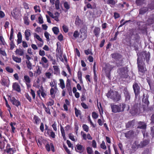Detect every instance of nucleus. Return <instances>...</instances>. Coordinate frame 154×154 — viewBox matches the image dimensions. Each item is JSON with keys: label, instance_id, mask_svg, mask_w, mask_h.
Instances as JSON below:
<instances>
[{"label": "nucleus", "instance_id": "obj_51", "mask_svg": "<svg viewBox=\"0 0 154 154\" xmlns=\"http://www.w3.org/2000/svg\"><path fill=\"white\" fill-rule=\"evenodd\" d=\"M150 135L152 138L154 137V125L150 128Z\"/></svg>", "mask_w": 154, "mask_h": 154}, {"label": "nucleus", "instance_id": "obj_6", "mask_svg": "<svg viewBox=\"0 0 154 154\" xmlns=\"http://www.w3.org/2000/svg\"><path fill=\"white\" fill-rule=\"evenodd\" d=\"M133 88L135 94V98L137 99L140 97V88L138 84L135 82L133 85Z\"/></svg>", "mask_w": 154, "mask_h": 154}, {"label": "nucleus", "instance_id": "obj_64", "mask_svg": "<svg viewBox=\"0 0 154 154\" xmlns=\"http://www.w3.org/2000/svg\"><path fill=\"white\" fill-rule=\"evenodd\" d=\"M13 34H14V29L13 28H12L11 29V32H10V36L9 39L11 41L12 40V39L13 38Z\"/></svg>", "mask_w": 154, "mask_h": 154}, {"label": "nucleus", "instance_id": "obj_59", "mask_svg": "<svg viewBox=\"0 0 154 154\" xmlns=\"http://www.w3.org/2000/svg\"><path fill=\"white\" fill-rule=\"evenodd\" d=\"M5 69L9 73H11L13 72V69L10 66H7L6 67Z\"/></svg>", "mask_w": 154, "mask_h": 154}, {"label": "nucleus", "instance_id": "obj_7", "mask_svg": "<svg viewBox=\"0 0 154 154\" xmlns=\"http://www.w3.org/2000/svg\"><path fill=\"white\" fill-rule=\"evenodd\" d=\"M87 32V30L85 28H82L80 29L79 38L81 42H82L86 38Z\"/></svg>", "mask_w": 154, "mask_h": 154}, {"label": "nucleus", "instance_id": "obj_41", "mask_svg": "<svg viewBox=\"0 0 154 154\" xmlns=\"http://www.w3.org/2000/svg\"><path fill=\"white\" fill-rule=\"evenodd\" d=\"M54 100L51 98L49 99V101L46 104L47 106H52L54 105Z\"/></svg>", "mask_w": 154, "mask_h": 154}, {"label": "nucleus", "instance_id": "obj_30", "mask_svg": "<svg viewBox=\"0 0 154 154\" xmlns=\"http://www.w3.org/2000/svg\"><path fill=\"white\" fill-rule=\"evenodd\" d=\"M15 52L16 53V54L20 56H23L24 54V50L21 49H17L15 51Z\"/></svg>", "mask_w": 154, "mask_h": 154}, {"label": "nucleus", "instance_id": "obj_44", "mask_svg": "<svg viewBox=\"0 0 154 154\" xmlns=\"http://www.w3.org/2000/svg\"><path fill=\"white\" fill-rule=\"evenodd\" d=\"M12 58L13 60L17 63H20L21 61V59L20 58L14 56L12 57Z\"/></svg>", "mask_w": 154, "mask_h": 154}, {"label": "nucleus", "instance_id": "obj_21", "mask_svg": "<svg viewBox=\"0 0 154 154\" xmlns=\"http://www.w3.org/2000/svg\"><path fill=\"white\" fill-rule=\"evenodd\" d=\"M48 60L47 59L44 57H43L41 59V61L39 62V63L42 64L43 67H45V63L47 64L48 67Z\"/></svg>", "mask_w": 154, "mask_h": 154}, {"label": "nucleus", "instance_id": "obj_11", "mask_svg": "<svg viewBox=\"0 0 154 154\" xmlns=\"http://www.w3.org/2000/svg\"><path fill=\"white\" fill-rule=\"evenodd\" d=\"M51 151L53 152H55V149L54 144L53 143H51L49 144L48 143H47L45 146V148L48 152H49L51 150Z\"/></svg>", "mask_w": 154, "mask_h": 154}, {"label": "nucleus", "instance_id": "obj_48", "mask_svg": "<svg viewBox=\"0 0 154 154\" xmlns=\"http://www.w3.org/2000/svg\"><path fill=\"white\" fill-rule=\"evenodd\" d=\"M52 30L54 33L55 35L58 34V32H59V29L57 27H53L52 29Z\"/></svg>", "mask_w": 154, "mask_h": 154}, {"label": "nucleus", "instance_id": "obj_47", "mask_svg": "<svg viewBox=\"0 0 154 154\" xmlns=\"http://www.w3.org/2000/svg\"><path fill=\"white\" fill-rule=\"evenodd\" d=\"M60 2L59 0H56L55 1V5L56 9L58 10L60 9Z\"/></svg>", "mask_w": 154, "mask_h": 154}, {"label": "nucleus", "instance_id": "obj_34", "mask_svg": "<svg viewBox=\"0 0 154 154\" xmlns=\"http://www.w3.org/2000/svg\"><path fill=\"white\" fill-rule=\"evenodd\" d=\"M82 23V21L79 18L78 16L76 18L75 24L76 26H79Z\"/></svg>", "mask_w": 154, "mask_h": 154}, {"label": "nucleus", "instance_id": "obj_49", "mask_svg": "<svg viewBox=\"0 0 154 154\" xmlns=\"http://www.w3.org/2000/svg\"><path fill=\"white\" fill-rule=\"evenodd\" d=\"M34 37L35 38H36L37 39H38V41H40L42 42L43 43V40L42 39L40 38V36L38 34H36V33H35L34 34Z\"/></svg>", "mask_w": 154, "mask_h": 154}, {"label": "nucleus", "instance_id": "obj_32", "mask_svg": "<svg viewBox=\"0 0 154 154\" xmlns=\"http://www.w3.org/2000/svg\"><path fill=\"white\" fill-rule=\"evenodd\" d=\"M16 125L15 122H11L10 123V125L11 127V133H15V130L16 129L15 127H14Z\"/></svg>", "mask_w": 154, "mask_h": 154}, {"label": "nucleus", "instance_id": "obj_10", "mask_svg": "<svg viewBox=\"0 0 154 154\" xmlns=\"http://www.w3.org/2000/svg\"><path fill=\"white\" fill-rule=\"evenodd\" d=\"M10 100L13 105H15L17 107L21 105L20 102L18 100L16 99L14 97H13L11 98Z\"/></svg>", "mask_w": 154, "mask_h": 154}, {"label": "nucleus", "instance_id": "obj_8", "mask_svg": "<svg viewBox=\"0 0 154 154\" xmlns=\"http://www.w3.org/2000/svg\"><path fill=\"white\" fill-rule=\"evenodd\" d=\"M145 95L143 94V99L142 100V103L143 104V106H146L147 107L149 104V102L148 100L149 96L147 94L145 97Z\"/></svg>", "mask_w": 154, "mask_h": 154}, {"label": "nucleus", "instance_id": "obj_57", "mask_svg": "<svg viewBox=\"0 0 154 154\" xmlns=\"http://www.w3.org/2000/svg\"><path fill=\"white\" fill-rule=\"evenodd\" d=\"M64 8L68 10L70 8V5L67 2H65L63 4Z\"/></svg>", "mask_w": 154, "mask_h": 154}, {"label": "nucleus", "instance_id": "obj_4", "mask_svg": "<svg viewBox=\"0 0 154 154\" xmlns=\"http://www.w3.org/2000/svg\"><path fill=\"white\" fill-rule=\"evenodd\" d=\"M128 70L127 66L121 67L117 70L119 75L121 78H127L128 77Z\"/></svg>", "mask_w": 154, "mask_h": 154}, {"label": "nucleus", "instance_id": "obj_37", "mask_svg": "<svg viewBox=\"0 0 154 154\" xmlns=\"http://www.w3.org/2000/svg\"><path fill=\"white\" fill-rule=\"evenodd\" d=\"M42 104L43 106V107L45 111L46 112V113L49 115H51V112H50L49 108L48 107H46L45 104L43 103H42Z\"/></svg>", "mask_w": 154, "mask_h": 154}, {"label": "nucleus", "instance_id": "obj_54", "mask_svg": "<svg viewBox=\"0 0 154 154\" xmlns=\"http://www.w3.org/2000/svg\"><path fill=\"white\" fill-rule=\"evenodd\" d=\"M82 128L83 130L87 132L89 131V127H88L85 124H84L82 125Z\"/></svg>", "mask_w": 154, "mask_h": 154}, {"label": "nucleus", "instance_id": "obj_33", "mask_svg": "<svg viewBox=\"0 0 154 154\" xmlns=\"http://www.w3.org/2000/svg\"><path fill=\"white\" fill-rule=\"evenodd\" d=\"M0 82L2 85L6 87L8 86V82L6 79L4 78H2Z\"/></svg>", "mask_w": 154, "mask_h": 154}, {"label": "nucleus", "instance_id": "obj_2", "mask_svg": "<svg viewBox=\"0 0 154 154\" xmlns=\"http://www.w3.org/2000/svg\"><path fill=\"white\" fill-rule=\"evenodd\" d=\"M112 57L116 61V64L117 66H122L123 65L124 62L122 55L116 52L111 55Z\"/></svg>", "mask_w": 154, "mask_h": 154}, {"label": "nucleus", "instance_id": "obj_28", "mask_svg": "<svg viewBox=\"0 0 154 154\" xmlns=\"http://www.w3.org/2000/svg\"><path fill=\"white\" fill-rule=\"evenodd\" d=\"M140 143L142 148L146 146L149 143V139L143 140L141 141Z\"/></svg>", "mask_w": 154, "mask_h": 154}, {"label": "nucleus", "instance_id": "obj_1", "mask_svg": "<svg viewBox=\"0 0 154 154\" xmlns=\"http://www.w3.org/2000/svg\"><path fill=\"white\" fill-rule=\"evenodd\" d=\"M110 106L112 112L114 113H117L124 112L126 106V104L125 103H121L119 104L111 103Z\"/></svg>", "mask_w": 154, "mask_h": 154}, {"label": "nucleus", "instance_id": "obj_38", "mask_svg": "<svg viewBox=\"0 0 154 154\" xmlns=\"http://www.w3.org/2000/svg\"><path fill=\"white\" fill-rule=\"evenodd\" d=\"M148 9L150 10H154V0L152 1L150 3L148 4L147 5Z\"/></svg>", "mask_w": 154, "mask_h": 154}, {"label": "nucleus", "instance_id": "obj_29", "mask_svg": "<svg viewBox=\"0 0 154 154\" xmlns=\"http://www.w3.org/2000/svg\"><path fill=\"white\" fill-rule=\"evenodd\" d=\"M41 119L38 116L36 115H34L33 117V123L35 124L36 125H38Z\"/></svg>", "mask_w": 154, "mask_h": 154}, {"label": "nucleus", "instance_id": "obj_62", "mask_svg": "<svg viewBox=\"0 0 154 154\" xmlns=\"http://www.w3.org/2000/svg\"><path fill=\"white\" fill-rule=\"evenodd\" d=\"M54 89H55L54 88H51L50 90V93L51 95H54V96H55V93H56V91H55Z\"/></svg>", "mask_w": 154, "mask_h": 154}, {"label": "nucleus", "instance_id": "obj_14", "mask_svg": "<svg viewBox=\"0 0 154 154\" xmlns=\"http://www.w3.org/2000/svg\"><path fill=\"white\" fill-rule=\"evenodd\" d=\"M10 145L9 144H7L6 146V152L10 154H14L16 151L15 148H10Z\"/></svg>", "mask_w": 154, "mask_h": 154}, {"label": "nucleus", "instance_id": "obj_3", "mask_svg": "<svg viewBox=\"0 0 154 154\" xmlns=\"http://www.w3.org/2000/svg\"><path fill=\"white\" fill-rule=\"evenodd\" d=\"M142 56H139L137 59V64L138 72L144 74L146 71L145 64L143 62Z\"/></svg>", "mask_w": 154, "mask_h": 154}, {"label": "nucleus", "instance_id": "obj_61", "mask_svg": "<svg viewBox=\"0 0 154 154\" xmlns=\"http://www.w3.org/2000/svg\"><path fill=\"white\" fill-rule=\"evenodd\" d=\"M57 14H58V15L57 16H54V17H53V19H54V20H56V21L58 22L59 21V20L58 18V17L59 16V14L58 12H56L55 13V15H56Z\"/></svg>", "mask_w": 154, "mask_h": 154}, {"label": "nucleus", "instance_id": "obj_5", "mask_svg": "<svg viewBox=\"0 0 154 154\" xmlns=\"http://www.w3.org/2000/svg\"><path fill=\"white\" fill-rule=\"evenodd\" d=\"M108 97H110L114 102H118L119 101L121 98V94L117 91H112L111 93L108 92L107 94Z\"/></svg>", "mask_w": 154, "mask_h": 154}, {"label": "nucleus", "instance_id": "obj_53", "mask_svg": "<svg viewBox=\"0 0 154 154\" xmlns=\"http://www.w3.org/2000/svg\"><path fill=\"white\" fill-rule=\"evenodd\" d=\"M100 147L104 149H106V146L105 145V143L104 141H103L102 142V143L100 145Z\"/></svg>", "mask_w": 154, "mask_h": 154}, {"label": "nucleus", "instance_id": "obj_35", "mask_svg": "<svg viewBox=\"0 0 154 154\" xmlns=\"http://www.w3.org/2000/svg\"><path fill=\"white\" fill-rule=\"evenodd\" d=\"M86 7L88 8H91L93 10L95 9L96 8V5L95 4H94L92 5L90 3H88L86 5Z\"/></svg>", "mask_w": 154, "mask_h": 154}, {"label": "nucleus", "instance_id": "obj_40", "mask_svg": "<svg viewBox=\"0 0 154 154\" xmlns=\"http://www.w3.org/2000/svg\"><path fill=\"white\" fill-rule=\"evenodd\" d=\"M74 110L75 115L76 117H78L79 116L81 115V112L80 110L78 109L76 107L75 108Z\"/></svg>", "mask_w": 154, "mask_h": 154}, {"label": "nucleus", "instance_id": "obj_50", "mask_svg": "<svg viewBox=\"0 0 154 154\" xmlns=\"http://www.w3.org/2000/svg\"><path fill=\"white\" fill-rule=\"evenodd\" d=\"M51 137L53 138H55V133L53 132L51 130L50 132H49V133H47Z\"/></svg>", "mask_w": 154, "mask_h": 154}, {"label": "nucleus", "instance_id": "obj_56", "mask_svg": "<svg viewBox=\"0 0 154 154\" xmlns=\"http://www.w3.org/2000/svg\"><path fill=\"white\" fill-rule=\"evenodd\" d=\"M87 152L88 154H91L93 153V151L91 148L89 147H87L86 149Z\"/></svg>", "mask_w": 154, "mask_h": 154}, {"label": "nucleus", "instance_id": "obj_63", "mask_svg": "<svg viewBox=\"0 0 154 154\" xmlns=\"http://www.w3.org/2000/svg\"><path fill=\"white\" fill-rule=\"evenodd\" d=\"M143 154H152V153L149 149L147 148L143 151Z\"/></svg>", "mask_w": 154, "mask_h": 154}, {"label": "nucleus", "instance_id": "obj_12", "mask_svg": "<svg viewBox=\"0 0 154 154\" xmlns=\"http://www.w3.org/2000/svg\"><path fill=\"white\" fill-rule=\"evenodd\" d=\"M13 90H14L18 92L21 91V88L20 85L17 82H14L13 83L12 85Z\"/></svg>", "mask_w": 154, "mask_h": 154}, {"label": "nucleus", "instance_id": "obj_26", "mask_svg": "<svg viewBox=\"0 0 154 154\" xmlns=\"http://www.w3.org/2000/svg\"><path fill=\"white\" fill-rule=\"evenodd\" d=\"M135 120H133L132 121H130L126 124V127L127 128H132L134 125Z\"/></svg>", "mask_w": 154, "mask_h": 154}, {"label": "nucleus", "instance_id": "obj_17", "mask_svg": "<svg viewBox=\"0 0 154 154\" xmlns=\"http://www.w3.org/2000/svg\"><path fill=\"white\" fill-rule=\"evenodd\" d=\"M149 10L148 7H143L139 10V14L143 15L146 13Z\"/></svg>", "mask_w": 154, "mask_h": 154}, {"label": "nucleus", "instance_id": "obj_16", "mask_svg": "<svg viewBox=\"0 0 154 154\" xmlns=\"http://www.w3.org/2000/svg\"><path fill=\"white\" fill-rule=\"evenodd\" d=\"M114 67V66L113 65L107 63L106 64L105 67L103 68V70L104 71H111Z\"/></svg>", "mask_w": 154, "mask_h": 154}, {"label": "nucleus", "instance_id": "obj_52", "mask_svg": "<svg viewBox=\"0 0 154 154\" xmlns=\"http://www.w3.org/2000/svg\"><path fill=\"white\" fill-rule=\"evenodd\" d=\"M106 2L108 4H110L112 5H114L116 3V1L114 0H107Z\"/></svg>", "mask_w": 154, "mask_h": 154}, {"label": "nucleus", "instance_id": "obj_31", "mask_svg": "<svg viewBox=\"0 0 154 154\" xmlns=\"http://www.w3.org/2000/svg\"><path fill=\"white\" fill-rule=\"evenodd\" d=\"M17 43L18 44L21 43L22 42V35L20 32H18L17 35Z\"/></svg>", "mask_w": 154, "mask_h": 154}, {"label": "nucleus", "instance_id": "obj_42", "mask_svg": "<svg viewBox=\"0 0 154 154\" xmlns=\"http://www.w3.org/2000/svg\"><path fill=\"white\" fill-rule=\"evenodd\" d=\"M60 82V87L63 89L65 87L64 82L63 79H60L59 80Z\"/></svg>", "mask_w": 154, "mask_h": 154}, {"label": "nucleus", "instance_id": "obj_23", "mask_svg": "<svg viewBox=\"0 0 154 154\" xmlns=\"http://www.w3.org/2000/svg\"><path fill=\"white\" fill-rule=\"evenodd\" d=\"M76 147L75 148V150L77 152H78L77 149L79 151V152L80 153L83 152L84 151V148L83 146L81 144H78L76 146Z\"/></svg>", "mask_w": 154, "mask_h": 154}, {"label": "nucleus", "instance_id": "obj_18", "mask_svg": "<svg viewBox=\"0 0 154 154\" xmlns=\"http://www.w3.org/2000/svg\"><path fill=\"white\" fill-rule=\"evenodd\" d=\"M24 82H25L28 87H30L31 85L30 83L31 82V80L29 77L27 75H25L24 76Z\"/></svg>", "mask_w": 154, "mask_h": 154}, {"label": "nucleus", "instance_id": "obj_27", "mask_svg": "<svg viewBox=\"0 0 154 154\" xmlns=\"http://www.w3.org/2000/svg\"><path fill=\"white\" fill-rule=\"evenodd\" d=\"M132 148L133 149L142 148L140 143H139L138 141H134L132 146Z\"/></svg>", "mask_w": 154, "mask_h": 154}, {"label": "nucleus", "instance_id": "obj_60", "mask_svg": "<svg viewBox=\"0 0 154 154\" xmlns=\"http://www.w3.org/2000/svg\"><path fill=\"white\" fill-rule=\"evenodd\" d=\"M118 146H119V148L120 150L122 152V154L124 153V150L123 148V146L122 144L121 143H119L118 144Z\"/></svg>", "mask_w": 154, "mask_h": 154}, {"label": "nucleus", "instance_id": "obj_13", "mask_svg": "<svg viewBox=\"0 0 154 154\" xmlns=\"http://www.w3.org/2000/svg\"><path fill=\"white\" fill-rule=\"evenodd\" d=\"M134 133L132 130H130L125 133V137L128 139L132 138L134 136Z\"/></svg>", "mask_w": 154, "mask_h": 154}, {"label": "nucleus", "instance_id": "obj_15", "mask_svg": "<svg viewBox=\"0 0 154 154\" xmlns=\"http://www.w3.org/2000/svg\"><path fill=\"white\" fill-rule=\"evenodd\" d=\"M144 59L146 60V62L148 63L150 58V54L149 52L145 51L142 54Z\"/></svg>", "mask_w": 154, "mask_h": 154}, {"label": "nucleus", "instance_id": "obj_58", "mask_svg": "<svg viewBox=\"0 0 154 154\" xmlns=\"http://www.w3.org/2000/svg\"><path fill=\"white\" fill-rule=\"evenodd\" d=\"M105 73V75L109 79H110V72L111 71H104Z\"/></svg>", "mask_w": 154, "mask_h": 154}, {"label": "nucleus", "instance_id": "obj_39", "mask_svg": "<svg viewBox=\"0 0 154 154\" xmlns=\"http://www.w3.org/2000/svg\"><path fill=\"white\" fill-rule=\"evenodd\" d=\"M16 10H13V11L11 12V15L12 17L16 19H17L18 18V16L16 13Z\"/></svg>", "mask_w": 154, "mask_h": 154}, {"label": "nucleus", "instance_id": "obj_9", "mask_svg": "<svg viewBox=\"0 0 154 154\" xmlns=\"http://www.w3.org/2000/svg\"><path fill=\"white\" fill-rule=\"evenodd\" d=\"M123 93L125 97V101H129L131 98V96L127 88H124Z\"/></svg>", "mask_w": 154, "mask_h": 154}, {"label": "nucleus", "instance_id": "obj_46", "mask_svg": "<svg viewBox=\"0 0 154 154\" xmlns=\"http://www.w3.org/2000/svg\"><path fill=\"white\" fill-rule=\"evenodd\" d=\"M24 22L26 25H28L29 24V20L28 17L27 16H24L23 17Z\"/></svg>", "mask_w": 154, "mask_h": 154}, {"label": "nucleus", "instance_id": "obj_25", "mask_svg": "<svg viewBox=\"0 0 154 154\" xmlns=\"http://www.w3.org/2000/svg\"><path fill=\"white\" fill-rule=\"evenodd\" d=\"M66 87L68 92L72 91V88L71 87V81L69 79H67L66 80Z\"/></svg>", "mask_w": 154, "mask_h": 154}, {"label": "nucleus", "instance_id": "obj_19", "mask_svg": "<svg viewBox=\"0 0 154 154\" xmlns=\"http://www.w3.org/2000/svg\"><path fill=\"white\" fill-rule=\"evenodd\" d=\"M138 126L137 128L143 129L145 130L146 128V124L144 122H138Z\"/></svg>", "mask_w": 154, "mask_h": 154}, {"label": "nucleus", "instance_id": "obj_55", "mask_svg": "<svg viewBox=\"0 0 154 154\" xmlns=\"http://www.w3.org/2000/svg\"><path fill=\"white\" fill-rule=\"evenodd\" d=\"M79 32L77 30H75L73 33V36L75 38H76L79 36Z\"/></svg>", "mask_w": 154, "mask_h": 154}, {"label": "nucleus", "instance_id": "obj_36", "mask_svg": "<svg viewBox=\"0 0 154 154\" xmlns=\"http://www.w3.org/2000/svg\"><path fill=\"white\" fill-rule=\"evenodd\" d=\"M145 0H136L135 3L137 6H141L145 3Z\"/></svg>", "mask_w": 154, "mask_h": 154}, {"label": "nucleus", "instance_id": "obj_22", "mask_svg": "<svg viewBox=\"0 0 154 154\" xmlns=\"http://www.w3.org/2000/svg\"><path fill=\"white\" fill-rule=\"evenodd\" d=\"M102 11L100 10H98L96 8V10L95 9L93 10V12H92L91 13V12H90V14L93 15H96L97 17H100Z\"/></svg>", "mask_w": 154, "mask_h": 154}, {"label": "nucleus", "instance_id": "obj_45", "mask_svg": "<svg viewBox=\"0 0 154 154\" xmlns=\"http://www.w3.org/2000/svg\"><path fill=\"white\" fill-rule=\"evenodd\" d=\"M50 85L52 88L54 87L55 90H57V83H55L54 80L53 82H50Z\"/></svg>", "mask_w": 154, "mask_h": 154}, {"label": "nucleus", "instance_id": "obj_24", "mask_svg": "<svg viewBox=\"0 0 154 154\" xmlns=\"http://www.w3.org/2000/svg\"><path fill=\"white\" fill-rule=\"evenodd\" d=\"M24 34L26 39L27 41H29V37L31 35V31L29 29H26L25 32Z\"/></svg>", "mask_w": 154, "mask_h": 154}, {"label": "nucleus", "instance_id": "obj_43", "mask_svg": "<svg viewBox=\"0 0 154 154\" xmlns=\"http://www.w3.org/2000/svg\"><path fill=\"white\" fill-rule=\"evenodd\" d=\"M27 67L29 70H31L32 69V64L30 61H26Z\"/></svg>", "mask_w": 154, "mask_h": 154}, {"label": "nucleus", "instance_id": "obj_20", "mask_svg": "<svg viewBox=\"0 0 154 154\" xmlns=\"http://www.w3.org/2000/svg\"><path fill=\"white\" fill-rule=\"evenodd\" d=\"M100 29L99 27H95L94 29L93 33L95 36L98 37L100 35Z\"/></svg>", "mask_w": 154, "mask_h": 154}]
</instances>
